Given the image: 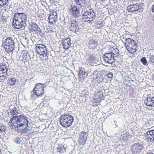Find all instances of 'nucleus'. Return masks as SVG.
<instances>
[{
    "mask_svg": "<svg viewBox=\"0 0 154 154\" xmlns=\"http://www.w3.org/2000/svg\"><path fill=\"white\" fill-rule=\"evenodd\" d=\"M74 121L73 116L68 113L62 115L60 118V124L64 127H68L71 126Z\"/></svg>",
    "mask_w": 154,
    "mask_h": 154,
    "instance_id": "1",
    "label": "nucleus"
},
{
    "mask_svg": "<svg viewBox=\"0 0 154 154\" xmlns=\"http://www.w3.org/2000/svg\"><path fill=\"white\" fill-rule=\"evenodd\" d=\"M125 45L127 50L130 53L134 54L137 51V45L136 42L130 38L125 39Z\"/></svg>",
    "mask_w": 154,
    "mask_h": 154,
    "instance_id": "2",
    "label": "nucleus"
},
{
    "mask_svg": "<svg viewBox=\"0 0 154 154\" xmlns=\"http://www.w3.org/2000/svg\"><path fill=\"white\" fill-rule=\"evenodd\" d=\"M95 14L93 10H90L85 12L83 15V18L85 22L92 23L95 17Z\"/></svg>",
    "mask_w": 154,
    "mask_h": 154,
    "instance_id": "3",
    "label": "nucleus"
},
{
    "mask_svg": "<svg viewBox=\"0 0 154 154\" xmlns=\"http://www.w3.org/2000/svg\"><path fill=\"white\" fill-rule=\"evenodd\" d=\"M65 24L73 32H76L79 31L78 23L75 19H69L68 21L65 22Z\"/></svg>",
    "mask_w": 154,
    "mask_h": 154,
    "instance_id": "4",
    "label": "nucleus"
},
{
    "mask_svg": "<svg viewBox=\"0 0 154 154\" xmlns=\"http://www.w3.org/2000/svg\"><path fill=\"white\" fill-rule=\"evenodd\" d=\"M35 49L38 55L44 57L47 56L48 51L46 47L44 45L41 44H37Z\"/></svg>",
    "mask_w": 154,
    "mask_h": 154,
    "instance_id": "5",
    "label": "nucleus"
},
{
    "mask_svg": "<svg viewBox=\"0 0 154 154\" xmlns=\"http://www.w3.org/2000/svg\"><path fill=\"white\" fill-rule=\"evenodd\" d=\"M35 87L33 89V91L34 94L35 95L38 97L42 96L44 94V85L40 83H37L35 85Z\"/></svg>",
    "mask_w": 154,
    "mask_h": 154,
    "instance_id": "6",
    "label": "nucleus"
},
{
    "mask_svg": "<svg viewBox=\"0 0 154 154\" xmlns=\"http://www.w3.org/2000/svg\"><path fill=\"white\" fill-rule=\"evenodd\" d=\"M19 116H13L9 122V125L13 129L17 130L19 129Z\"/></svg>",
    "mask_w": 154,
    "mask_h": 154,
    "instance_id": "7",
    "label": "nucleus"
},
{
    "mask_svg": "<svg viewBox=\"0 0 154 154\" xmlns=\"http://www.w3.org/2000/svg\"><path fill=\"white\" fill-rule=\"evenodd\" d=\"M114 53L109 52L105 53L103 56V58L105 62L112 65L115 61Z\"/></svg>",
    "mask_w": 154,
    "mask_h": 154,
    "instance_id": "8",
    "label": "nucleus"
},
{
    "mask_svg": "<svg viewBox=\"0 0 154 154\" xmlns=\"http://www.w3.org/2000/svg\"><path fill=\"white\" fill-rule=\"evenodd\" d=\"M92 76L94 80L96 81L99 83L103 81L104 77L100 72H94Z\"/></svg>",
    "mask_w": 154,
    "mask_h": 154,
    "instance_id": "9",
    "label": "nucleus"
},
{
    "mask_svg": "<svg viewBox=\"0 0 154 154\" xmlns=\"http://www.w3.org/2000/svg\"><path fill=\"white\" fill-rule=\"evenodd\" d=\"M144 136L147 140L151 142L154 140V130H148L144 133Z\"/></svg>",
    "mask_w": 154,
    "mask_h": 154,
    "instance_id": "10",
    "label": "nucleus"
},
{
    "mask_svg": "<svg viewBox=\"0 0 154 154\" xmlns=\"http://www.w3.org/2000/svg\"><path fill=\"white\" fill-rule=\"evenodd\" d=\"M143 148V146L139 143H135L132 147V152L133 154H139Z\"/></svg>",
    "mask_w": 154,
    "mask_h": 154,
    "instance_id": "11",
    "label": "nucleus"
},
{
    "mask_svg": "<svg viewBox=\"0 0 154 154\" xmlns=\"http://www.w3.org/2000/svg\"><path fill=\"white\" fill-rule=\"evenodd\" d=\"M88 135L85 131H82L79 135V141L80 145H84L86 142Z\"/></svg>",
    "mask_w": 154,
    "mask_h": 154,
    "instance_id": "12",
    "label": "nucleus"
},
{
    "mask_svg": "<svg viewBox=\"0 0 154 154\" xmlns=\"http://www.w3.org/2000/svg\"><path fill=\"white\" fill-rule=\"evenodd\" d=\"M140 4L137 3L130 5L127 7V10L129 12H132L138 11L139 12L142 11V8L140 6Z\"/></svg>",
    "mask_w": 154,
    "mask_h": 154,
    "instance_id": "13",
    "label": "nucleus"
},
{
    "mask_svg": "<svg viewBox=\"0 0 154 154\" xmlns=\"http://www.w3.org/2000/svg\"><path fill=\"white\" fill-rule=\"evenodd\" d=\"M20 17L21 19L20 20V29L23 28L22 29H23L26 26L27 15L24 13H20Z\"/></svg>",
    "mask_w": 154,
    "mask_h": 154,
    "instance_id": "14",
    "label": "nucleus"
},
{
    "mask_svg": "<svg viewBox=\"0 0 154 154\" xmlns=\"http://www.w3.org/2000/svg\"><path fill=\"white\" fill-rule=\"evenodd\" d=\"M144 103L147 106L154 107V97H151L150 94L148 95L147 97L144 100Z\"/></svg>",
    "mask_w": 154,
    "mask_h": 154,
    "instance_id": "15",
    "label": "nucleus"
},
{
    "mask_svg": "<svg viewBox=\"0 0 154 154\" xmlns=\"http://www.w3.org/2000/svg\"><path fill=\"white\" fill-rule=\"evenodd\" d=\"M70 12L75 18L78 17L80 15L79 8L76 6H74L71 9Z\"/></svg>",
    "mask_w": 154,
    "mask_h": 154,
    "instance_id": "16",
    "label": "nucleus"
},
{
    "mask_svg": "<svg viewBox=\"0 0 154 154\" xmlns=\"http://www.w3.org/2000/svg\"><path fill=\"white\" fill-rule=\"evenodd\" d=\"M103 94L101 91L97 92L95 94V99L97 100V102H94L93 105L94 106H97L101 101V100L103 97Z\"/></svg>",
    "mask_w": 154,
    "mask_h": 154,
    "instance_id": "17",
    "label": "nucleus"
},
{
    "mask_svg": "<svg viewBox=\"0 0 154 154\" xmlns=\"http://www.w3.org/2000/svg\"><path fill=\"white\" fill-rule=\"evenodd\" d=\"M28 121L26 117L24 115H20V127L24 126L25 127H28Z\"/></svg>",
    "mask_w": 154,
    "mask_h": 154,
    "instance_id": "18",
    "label": "nucleus"
},
{
    "mask_svg": "<svg viewBox=\"0 0 154 154\" xmlns=\"http://www.w3.org/2000/svg\"><path fill=\"white\" fill-rule=\"evenodd\" d=\"M62 44L63 48L65 50H67L71 44V40L69 38L63 39L62 41Z\"/></svg>",
    "mask_w": 154,
    "mask_h": 154,
    "instance_id": "19",
    "label": "nucleus"
},
{
    "mask_svg": "<svg viewBox=\"0 0 154 154\" xmlns=\"http://www.w3.org/2000/svg\"><path fill=\"white\" fill-rule=\"evenodd\" d=\"M57 151L60 153H65L67 149L66 145L62 144H59L57 147Z\"/></svg>",
    "mask_w": 154,
    "mask_h": 154,
    "instance_id": "20",
    "label": "nucleus"
},
{
    "mask_svg": "<svg viewBox=\"0 0 154 154\" xmlns=\"http://www.w3.org/2000/svg\"><path fill=\"white\" fill-rule=\"evenodd\" d=\"M88 47L91 49H95L96 48L98 43L97 41H95L94 39H90L88 42Z\"/></svg>",
    "mask_w": 154,
    "mask_h": 154,
    "instance_id": "21",
    "label": "nucleus"
},
{
    "mask_svg": "<svg viewBox=\"0 0 154 154\" xmlns=\"http://www.w3.org/2000/svg\"><path fill=\"white\" fill-rule=\"evenodd\" d=\"M88 73L85 69H82L79 72V75L80 80H82L88 76Z\"/></svg>",
    "mask_w": 154,
    "mask_h": 154,
    "instance_id": "22",
    "label": "nucleus"
},
{
    "mask_svg": "<svg viewBox=\"0 0 154 154\" xmlns=\"http://www.w3.org/2000/svg\"><path fill=\"white\" fill-rule=\"evenodd\" d=\"M26 35L24 34L23 35H20V40L21 44L25 46L28 43V40L26 37Z\"/></svg>",
    "mask_w": 154,
    "mask_h": 154,
    "instance_id": "23",
    "label": "nucleus"
},
{
    "mask_svg": "<svg viewBox=\"0 0 154 154\" xmlns=\"http://www.w3.org/2000/svg\"><path fill=\"white\" fill-rule=\"evenodd\" d=\"M14 41L13 40L12 38L9 37L5 40V45H8L11 46H14Z\"/></svg>",
    "mask_w": 154,
    "mask_h": 154,
    "instance_id": "24",
    "label": "nucleus"
},
{
    "mask_svg": "<svg viewBox=\"0 0 154 154\" xmlns=\"http://www.w3.org/2000/svg\"><path fill=\"white\" fill-rule=\"evenodd\" d=\"M9 109H12L11 110L10 113L11 115L13 116L14 115H17L18 114V112L17 109L13 105H11L9 107Z\"/></svg>",
    "mask_w": 154,
    "mask_h": 154,
    "instance_id": "25",
    "label": "nucleus"
},
{
    "mask_svg": "<svg viewBox=\"0 0 154 154\" xmlns=\"http://www.w3.org/2000/svg\"><path fill=\"white\" fill-rule=\"evenodd\" d=\"M14 46H10L9 45H4V48L5 49V51L8 53L12 52L14 49Z\"/></svg>",
    "mask_w": 154,
    "mask_h": 154,
    "instance_id": "26",
    "label": "nucleus"
},
{
    "mask_svg": "<svg viewBox=\"0 0 154 154\" xmlns=\"http://www.w3.org/2000/svg\"><path fill=\"white\" fill-rule=\"evenodd\" d=\"M53 16H49L48 17L49 23L50 25H54L56 24V21L57 20L56 17L53 18Z\"/></svg>",
    "mask_w": 154,
    "mask_h": 154,
    "instance_id": "27",
    "label": "nucleus"
},
{
    "mask_svg": "<svg viewBox=\"0 0 154 154\" xmlns=\"http://www.w3.org/2000/svg\"><path fill=\"white\" fill-rule=\"evenodd\" d=\"M22 56L23 60H28L29 59V54L28 53L27 51H23L21 54Z\"/></svg>",
    "mask_w": 154,
    "mask_h": 154,
    "instance_id": "28",
    "label": "nucleus"
},
{
    "mask_svg": "<svg viewBox=\"0 0 154 154\" xmlns=\"http://www.w3.org/2000/svg\"><path fill=\"white\" fill-rule=\"evenodd\" d=\"M12 26L14 28L16 29H19V22L17 19H15L13 20Z\"/></svg>",
    "mask_w": 154,
    "mask_h": 154,
    "instance_id": "29",
    "label": "nucleus"
},
{
    "mask_svg": "<svg viewBox=\"0 0 154 154\" xmlns=\"http://www.w3.org/2000/svg\"><path fill=\"white\" fill-rule=\"evenodd\" d=\"M16 81V79L14 78H8V84L10 85H14Z\"/></svg>",
    "mask_w": 154,
    "mask_h": 154,
    "instance_id": "30",
    "label": "nucleus"
},
{
    "mask_svg": "<svg viewBox=\"0 0 154 154\" xmlns=\"http://www.w3.org/2000/svg\"><path fill=\"white\" fill-rule=\"evenodd\" d=\"M31 29L32 31H38L39 28L38 27L37 24L36 23H33L32 24L31 26Z\"/></svg>",
    "mask_w": 154,
    "mask_h": 154,
    "instance_id": "31",
    "label": "nucleus"
},
{
    "mask_svg": "<svg viewBox=\"0 0 154 154\" xmlns=\"http://www.w3.org/2000/svg\"><path fill=\"white\" fill-rule=\"evenodd\" d=\"M6 127L5 126L3 125L2 124H0V133L4 134H5Z\"/></svg>",
    "mask_w": 154,
    "mask_h": 154,
    "instance_id": "32",
    "label": "nucleus"
},
{
    "mask_svg": "<svg viewBox=\"0 0 154 154\" xmlns=\"http://www.w3.org/2000/svg\"><path fill=\"white\" fill-rule=\"evenodd\" d=\"M130 136V135L128 133H126L122 135L121 138L122 140L125 141L128 139Z\"/></svg>",
    "mask_w": 154,
    "mask_h": 154,
    "instance_id": "33",
    "label": "nucleus"
},
{
    "mask_svg": "<svg viewBox=\"0 0 154 154\" xmlns=\"http://www.w3.org/2000/svg\"><path fill=\"white\" fill-rule=\"evenodd\" d=\"M77 4L78 5L84 6L86 2L85 0H75Z\"/></svg>",
    "mask_w": 154,
    "mask_h": 154,
    "instance_id": "34",
    "label": "nucleus"
},
{
    "mask_svg": "<svg viewBox=\"0 0 154 154\" xmlns=\"http://www.w3.org/2000/svg\"><path fill=\"white\" fill-rule=\"evenodd\" d=\"M2 69L3 70H5V69L6 71H8V66L4 63H2L0 64V69Z\"/></svg>",
    "mask_w": 154,
    "mask_h": 154,
    "instance_id": "35",
    "label": "nucleus"
},
{
    "mask_svg": "<svg viewBox=\"0 0 154 154\" xmlns=\"http://www.w3.org/2000/svg\"><path fill=\"white\" fill-rule=\"evenodd\" d=\"M95 57L92 55H90L88 59V62L90 63H93L95 61Z\"/></svg>",
    "mask_w": 154,
    "mask_h": 154,
    "instance_id": "36",
    "label": "nucleus"
},
{
    "mask_svg": "<svg viewBox=\"0 0 154 154\" xmlns=\"http://www.w3.org/2000/svg\"><path fill=\"white\" fill-rule=\"evenodd\" d=\"M8 0H0V7H2L7 3Z\"/></svg>",
    "mask_w": 154,
    "mask_h": 154,
    "instance_id": "37",
    "label": "nucleus"
},
{
    "mask_svg": "<svg viewBox=\"0 0 154 154\" xmlns=\"http://www.w3.org/2000/svg\"><path fill=\"white\" fill-rule=\"evenodd\" d=\"M140 61L143 64L147 66V62L145 57H143L141 59Z\"/></svg>",
    "mask_w": 154,
    "mask_h": 154,
    "instance_id": "38",
    "label": "nucleus"
},
{
    "mask_svg": "<svg viewBox=\"0 0 154 154\" xmlns=\"http://www.w3.org/2000/svg\"><path fill=\"white\" fill-rule=\"evenodd\" d=\"M7 72L6 71L5 69V70H3L2 69H0V75L4 76L8 75Z\"/></svg>",
    "mask_w": 154,
    "mask_h": 154,
    "instance_id": "39",
    "label": "nucleus"
},
{
    "mask_svg": "<svg viewBox=\"0 0 154 154\" xmlns=\"http://www.w3.org/2000/svg\"><path fill=\"white\" fill-rule=\"evenodd\" d=\"M8 75H6L4 76L0 75V82H3L5 79L7 78Z\"/></svg>",
    "mask_w": 154,
    "mask_h": 154,
    "instance_id": "40",
    "label": "nucleus"
},
{
    "mask_svg": "<svg viewBox=\"0 0 154 154\" xmlns=\"http://www.w3.org/2000/svg\"><path fill=\"white\" fill-rule=\"evenodd\" d=\"M96 25L97 27L100 28L103 26V23L102 21L97 22L96 23Z\"/></svg>",
    "mask_w": 154,
    "mask_h": 154,
    "instance_id": "41",
    "label": "nucleus"
},
{
    "mask_svg": "<svg viewBox=\"0 0 154 154\" xmlns=\"http://www.w3.org/2000/svg\"><path fill=\"white\" fill-rule=\"evenodd\" d=\"M23 128H24V129H23L22 131V134H26L28 131V129L27 128V127H25L24 126H23Z\"/></svg>",
    "mask_w": 154,
    "mask_h": 154,
    "instance_id": "42",
    "label": "nucleus"
},
{
    "mask_svg": "<svg viewBox=\"0 0 154 154\" xmlns=\"http://www.w3.org/2000/svg\"><path fill=\"white\" fill-rule=\"evenodd\" d=\"M34 77L33 74L32 73H30L28 75V80H30L32 79Z\"/></svg>",
    "mask_w": 154,
    "mask_h": 154,
    "instance_id": "43",
    "label": "nucleus"
},
{
    "mask_svg": "<svg viewBox=\"0 0 154 154\" xmlns=\"http://www.w3.org/2000/svg\"><path fill=\"white\" fill-rule=\"evenodd\" d=\"M16 143L18 144L19 143V138L18 136L14 138L13 140Z\"/></svg>",
    "mask_w": 154,
    "mask_h": 154,
    "instance_id": "44",
    "label": "nucleus"
},
{
    "mask_svg": "<svg viewBox=\"0 0 154 154\" xmlns=\"http://www.w3.org/2000/svg\"><path fill=\"white\" fill-rule=\"evenodd\" d=\"M49 16H53V18H55L56 17V18L57 19V14L56 12H53V13H51Z\"/></svg>",
    "mask_w": 154,
    "mask_h": 154,
    "instance_id": "45",
    "label": "nucleus"
},
{
    "mask_svg": "<svg viewBox=\"0 0 154 154\" xmlns=\"http://www.w3.org/2000/svg\"><path fill=\"white\" fill-rule=\"evenodd\" d=\"M107 76L109 78H112L113 77V73L111 72H109L107 74Z\"/></svg>",
    "mask_w": 154,
    "mask_h": 154,
    "instance_id": "46",
    "label": "nucleus"
},
{
    "mask_svg": "<svg viewBox=\"0 0 154 154\" xmlns=\"http://www.w3.org/2000/svg\"><path fill=\"white\" fill-rule=\"evenodd\" d=\"M126 35H123L122 36V37H121V38H122V39H123L124 40H125V37H126Z\"/></svg>",
    "mask_w": 154,
    "mask_h": 154,
    "instance_id": "47",
    "label": "nucleus"
},
{
    "mask_svg": "<svg viewBox=\"0 0 154 154\" xmlns=\"http://www.w3.org/2000/svg\"><path fill=\"white\" fill-rule=\"evenodd\" d=\"M16 16H17V17L18 16H19V13H16L14 14V18H15L16 17Z\"/></svg>",
    "mask_w": 154,
    "mask_h": 154,
    "instance_id": "48",
    "label": "nucleus"
},
{
    "mask_svg": "<svg viewBox=\"0 0 154 154\" xmlns=\"http://www.w3.org/2000/svg\"><path fill=\"white\" fill-rule=\"evenodd\" d=\"M152 11L153 12H154V5L152 7Z\"/></svg>",
    "mask_w": 154,
    "mask_h": 154,
    "instance_id": "49",
    "label": "nucleus"
},
{
    "mask_svg": "<svg viewBox=\"0 0 154 154\" xmlns=\"http://www.w3.org/2000/svg\"><path fill=\"white\" fill-rule=\"evenodd\" d=\"M146 154H154V153H153L152 152H150L147 153Z\"/></svg>",
    "mask_w": 154,
    "mask_h": 154,
    "instance_id": "50",
    "label": "nucleus"
},
{
    "mask_svg": "<svg viewBox=\"0 0 154 154\" xmlns=\"http://www.w3.org/2000/svg\"><path fill=\"white\" fill-rule=\"evenodd\" d=\"M2 153V151L0 149V154H1Z\"/></svg>",
    "mask_w": 154,
    "mask_h": 154,
    "instance_id": "51",
    "label": "nucleus"
},
{
    "mask_svg": "<svg viewBox=\"0 0 154 154\" xmlns=\"http://www.w3.org/2000/svg\"><path fill=\"white\" fill-rule=\"evenodd\" d=\"M134 1H138V0H133Z\"/></svg>",
    "mask_w": 154,
    "mask_h": 154,
    "instance_id": "52",
    "label": "nucleus"
},
{
    "mask_svg": "<svg viewBox=\"0 0 154 154\" xmlns=\"http://www.w3.org/2000/svg\"><path fill=\"white\" fill-rule=\"evenodd\" d=\"M114 122L116 123L117 122L116 121H114Z\"/></svg>",
    "mask_w": 154,
    "mask_h": 154,
    "instance_id": "53",
    "label": "nucleus"
}]
</instances>
